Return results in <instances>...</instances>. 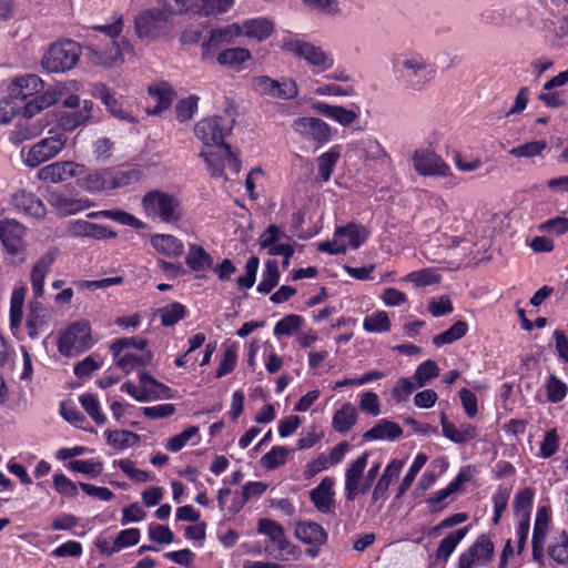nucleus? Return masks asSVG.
Masks as SVG:
<instances>
[{"mask_svg": "<svg viewBox=\"0 0 568 568\" xmlns=\"http://www.w3.org/2000/svg\"><path fill=\"white\" fill-rule=\"evenodd\" d=\"M357 420L356 408L351 403H345L341 409H338L334 416L332 426L335 432L343 434L351 429Z\"/></svg>", "mask_w": 568, "mask_h": 568, "instance_id": "39", "label": "nucleus"}, {"mask_svg": "<svg viewBox=\"0 0 568 568\" xmlns=\"http://www.w3.org/2000/svg\"><path fill=\"white\" fill-rule=\"evenodd\" d=\"M68 232L72 236L91 237L97 240L113 239L116 236V233L108 229L106 226L97 223H91L84 220H77L70 222L68 226Z\"/></svg>", "mask_w": 568, "mask_h": 568, "instance_id": "23", "label": "nucleus"}, {"mask_svg": "<svg viewBox=\"0 0 568 568\" xmlns=\"http://www.w3.org/2000/svg\"><path fill=\"white\" fill-rule=\"evenodd\" d=\"M404 466L403 460L399 459H393L384 469L382 476L377 480L373 494H372V500L378 501V500H385L387 497V490L389 488V485L399 476V473Z\"/></svg>", "mask_w": 568, "mask_h": 568, "instance_id": "28", "label": "nucleus"}, {"mask_svg": "<svg viewBox=\"0 0 568 568\" xmlns=\"http://www.w3.org/2000/svg\"><path fill=\"white\" fill-rule=\"evenodd\" d=\"M438 375L439 368L437 364L432 359H427L417 366L414 378L416 379L417 385L422 387L430 379L436 378Z\"/></svg>", "mask_w": 568, "mask_h": 568, "instance_id": "62", "label": "nucleus"}, {"mask_svg": "<svg viewBox=\"0 0 568 568\" xmlns=\"http://www.w3.org/2000/svg\"><path fill=\"white\" fill-rule=\"evenodd\" d=\"M240 33L241 30L235 24L211 30L209 41L203 43L202 58L207 60L210 58L212 47H219L223 43L231 42L234 36Z\"/></svg>", "mask_w": 568, "mask_h": 568, "instance_id": "32", "label": "nucleus"}, {"mask_svg": "<svg viewBox=\"0 0 568 568\" xmlns=\"http://www.w3.org/2000/svg\"><path fill=\"white\" fill-rule=\"evenodd\" d=\"M468 325L464 321H457L454 325H452L448 329L444 331L443 333L434 336L433 343L437 347L452 344L455 341L460 339L464 337L467 333Z\"/></svg>", "mask_w": 568, "mask_h": 568, "instance_id": "49", "label": "nucleus"}, {"mask_svg": "<svg viewBox=\"0 0 568 568\" xmlns=\"http://www.w3.org/2000/svg\"><path fill=\"white\" fill-rule=\"evenodd\" d=\"M280 271L275 260H268L265 263L262 281L257 285V291L263 294H268L278 283Z\"/></svg>", "mask_w": 568, "mask_h": 568, "instance_id": "51", "label": "nucleus"}, {"mask_svg": "<svg viewBox=\"0 0 568 568\" xmlns=\"http://www.w3.org/2000/svg\"><path fill=\"white\" fill-rule=\"evenodd\" d=\"M93 95L102 101L113 116L129 123L136 122L135 118L121 106L114 93L104 83H97L94 85Z\"/></svg>", "mask_w": 568, "mask_h": 568, "instance_id": "22", "label": "nucleus"}, {"mask_svg": "<svg viewBox=\"0 0 568 568\" xmlns=\"http://www.w3.org/2000/svg\"><path fill=\"white\" fill-rule=\"evenodd\" d=\"M50 312L39 301H31L26 321V328L30 338H37L49 327Z\"/></svg>", "mask_w": 568, "mask_h": 568, "instance_id": "18", "label": "nucleus"}, {"mask_svg": "<svg viewBox=\"0 0 568 568\" xmlns=\"http://www.w3.org/2000/svg\"><path fill=\"white\" fill-rule=\"evenodd\" d=\"M78 184L83 190L94 193L101 191H109V173L108 172H93L89 173L83 179L78 180Z\"/></svg>", "mask_w": 568, "mask_h": 568, "instance_id": "48", "label": "nucleus"}, {"mask_svg": "<svg viewBox=\"0 0 568 568\" xmlns=\"http://www.w3.org/2000/svg\"><path fill=\"white\" fill-rule=\"evenodd\" d=\"M43 89V81L36 74H27L17 79L10 87L9 95L18 103L26 102L29 98L39 95Z\"/></svg>", "mask_w": 568, "mask_h": 568, "instance_id": "20", "label": "nucleus"}, {"mask_svg": "<svg viewBox=\"0 0 568 568\" xmlns=\"http://www.w3.org/2000/svg\"><path fill=\"white\" fill-rule=\"evenodd\" d=\"M257 531L268 536L273 546H276L280 551V555L275 556L276 558H285V556L292 554L293 548L285 537L284 528L277 521L262 518L257 523Z\"/></svg>", "mask_w": 568, "mask_h": 568, "instance_id": "17", "label": "nucleus"}, {"mask_svg": "<svg viewBox=\"0 0 568 568\" xmlns=\"http://www.w3.org/2000/svg\"><path fill=\"white\" fill-rule=\"evenodd\" d=\"M312 109L318 114L336 121L341 125L348 126L353 124L357 119L358 114L341 105H332L325 102H315L312 104Z\"/></svg>", "mask_w": 568, "mask_h": 568, "instance_id": "26", "label": "nucleus"}, {"mask_svg": "<svg viewBox=\"0 0 568 568\" xmlns=\"http://www.w3.org/2000/svg\"><path fill=\"white\" fill-rule=\"evenodd\" d=\"M284 49L321 70H327L334 64V60L328 57L321 47L310 42L291 40L284 43Z\"/></svg>", "mask_w": 568, "mask_h": 568, "instance_id": "9", "label": "nucleus"}, {"mask_svg": "<svg viewBox=\"0 0 568 568\" xmlns=\"http://www.w3.org/2000/svg\"><path fill=\"white\" fill-rule=\"evenodd\" d=\"M303 323L304 320L302 316L288 314L276 323L274 327V334L292 335L302 327Z\"/></svg>", "mask_w": 568, "mask_h": 568, "instance_id": "60", "label": "nucleus"}, {"mask_svg": "<svg viewBox=\"0 0 568 568\" xmlns=\"http://www.w3.org/2000/svg\"><path fill=\"white\" fill-rule=\"evenodd\" d=\"M252 54L245 48H232L221 51L216 61L219 64L229 68H239L244 62L251 60Z\"/></svg>", "mask_w": 568, "mask_h": 568, "instance_id": "41", "label": "nucleus"}, {"mask_svg": "<svg viewBox=\"0 0 568 568\" xmlns=\"http://www.w3.org/2000/svg\"><path fill=\"white\" fill-rule=\"evenodd\" d=\"M49 136L41 139L34 143L23 158V162L29 168H38L42 163L55 158L64 148L67 143V135L64 133L49 131Z\"/></svg>", "mask_w": 568, "mask_h": 568, "instance_id": "5", "label": "nucleus"}, {"mask_svg": "<svg viewBox=\"0 0 568 568\" xmlns=\"http://www.w3.org/2000/svg\"><path fill=\"white\" fill-rule=\"evenodd\" d=\"M288 454L290 450L286 447L274 446L261 458V464L264 468L273 470L286 463Z\"/></svg>", "mask_w": 568, "mask_h": 568, "instance_id": "54", "label": "nucleus"}, {"mask_svg": "<svg viewBox=\"0 0 568 568\" xmlns=\"http://www.w3.org/2000/svg\"><path fill=\"white\" fill-rule=\"evenodd\" d=\"M440 424L443 428V434L445 437L450 439L452 442L456 444H464L468 440H471L476 437V428L468 425L464 427L463 429L456 428V426L450 423L446 415H442L440 417Z\"/></svg>", "mask_w": 568, "mask_h": 568, "instance_id": "35", "label": "nucleus"}, {"mask_svg": "<svg viewBox=\"0 0 568 568\" xmlns=\"http://www.w3.org/2000/svg\"><path fill=\"white\" fill-rule=\"evenodd\" d=\"M110 445L119 449L132 447L140 442V436L130 430H113L108 435Z\"/></svg>", "mask_w": 568, "mask_h": 568, "instance_id": "58", "label": "nucleus"}, {"mask_svg": "<svg viewBox=\"0 0 568 568\" xmlns=\"http://www.w3.org/2000/svg\"><path fill=\"white\" fill-rule=\"evenodd\" d=\"M294 535L304 544L320 547L327 541V532L317 523L311 520L298 521L294 529Z\"/></svg>", "mask_w": 568, "mask_h": 568, "instance_id": "24", "label": "nucleus"}, {"mask_svg": "<svg viewBox=\"0 0 568 568\" xmlns=\"http://www.w3.org/2000/svg\"><path fill=\"white\" fill-rule=\"evenodd\" d=\"M149 93L158 100L156 105L148 110L149 114H159L170 108L173 100V91L168 83L162 82L160 84L150 85Z\"/></svg>", "mask_w": 568, "mask_h": 568, "instance_id": "40", "label": "nucleus"}, {"mask_svg": "<svg viewBox=\"0 0 568 568\" xmlns=\"http://www.w3.org/2000/svg\"><path fill=\"white\" fill-rule=\"evenodd\" d=\"M414 169L424 176H447L449 166L432 151H416L413 155Z\"/></svg>", "mask_w": 568, "mask_h": 568, "instance_id": "15", "label": "nucleus"}, {"mask_svg": "<svg viewBox=\"0 0 568 568\" xmlns=\"http://www.w3.org/2000/svg\"><path fill=\"white\" fill-rule=\"evenodd\" d=\"M11 204L26 215L37 220L44 219L47 209L43 202L36 194L19 190L11 195Z\"/></svg>", "mask_w": 568, "mask_h": 568, "instance_id": "19", "label": "nucleus"}, {"mask_svg": "<svg viewBox=\"0 0 568 568\" xmlns=\"http://www.w3.org/2000/svg\"><path fill=\"white\" fill-rule=\"evenodd\" d=\"M146 346H148V341L145 338L122 337V338L115 339L112 343L110 351L113 356H118V355H121L125 351H131V352L140 351L143 353V352L148 351Z\"/></svg>", "mask_w": 568, "mask_h": 568, "instance_id": "50", "label": "nucleus"}, {"mask_svg": "<svg viewBox=\"0 0 568 568\" xmlns=\"http://www.w3.org/2000/svg\"><path fill=\"white\" fill-rule=\"evenodd\" d=\"M468 532V526L457 529L456 531L449 534L445 537L440 542L436 550L437 559H442L443 561H447L450 555L454 552L457 545L465 538Z\"/></svg>", "mask_w": 568, "mask_h": 568, "instance_id": "42", "label": "nucleus"}, {"mask_svg": "<svg viewBox=\"0 0 568 568\" xmlns=\"http://www.w3.org/2000/svg\"><path fill=\"white\" fill-rule=\"evenodd\" d=\"M85 172V166L72 161H61L48 164L38 171V179L45 183H60L71 178H79Z\"/></svg>", "mask_w": 568, "mask_h": 568, "instance_id": "12", "label": "nucleus"}, {"mask_svg": "<svg viewBox=\"0 0 568 568\" xmlns=\"http://www.w3.org/2000/svg\"><path fill=\"white\" fill-rule=\"evenodd\" d=\"M547 148V143L544 140L530 141L525 144L518 145L509 150V154L516 158H532L540 155L541 152Z\"/></svg>", "mask_w": 568, "mask_h": 568, "instance_id": "61", "label": "nucleus"}, {"mask_svg": "<svg viewBox=\"0 0 568 568\" xmlns=\"http://www.w3.org/2000/svg\"><path fill=\"white\" fill-rule=\"evenodd\" d=\"M49 203L57 214L61 216L73 215L93 206V202L88 199L69 197L61 193H52L49 197Z\"/></svg>", "mask_w": 568, "mask_h": 568, "instance_id": "21", "label": "nucleus"}, {"mask_svg": "<svg viewBox=\"0 0 568 568\" xmlns=\"http://www.w3.org/2000/svg\"><path fill=\"white\" fill-rule=\"evenodd\" d=\"M468 476L460 471L456 478L444 489L437 491L434 496L429 497L427 499V503L429 506H435L443 500H445L447 497H449L452 494L457 493L460 490L462 485L468 480Z\"/></svg>", "mask_w": 568, "mask_h": 568, "instance_id": "57", "label": "nucleus"}, {"mask_svg": "<svg viewBox=\"0 0 568 568\" xmlns=\"http://www.w3.org/2000/svg\"><path fill=\"white\" fill-rule=\"evenodd\" d=\"M185 263L192 271L200 272L211 268L213 258L201 245L191 244Z\"/></svg>", "mask_w": 568, "mask_h": 568, "instance_id": "37", "label": "nucleus"}, {"mask_svg": "<svg viewBox=\"0 0 568 568\" xmlns=\"http://www.w3.org/2000/svg\"><path fill=\"white\" fill-rule=\"evenodd\" d=\"M67 92L68 89L65 84L58 83L53 87H49L42 94L36 95L31 100L21 103L23 116L27 119L36 116L44 109L62 100Z\"/></svg>", "mask_w": 568, "mask_h": 568, "instance_id": "13", "label": "nucleus"}, {"mask_svg": "<svg viewBox=\"0 0 568 568\" xmlns=\"http://www.w3.org/2000/svg\"><path fill=\"white\" fill-rule=\"evenodd\" d=\"M90 50L93 64L112 68L124 62L121 49L118 48V41H114L112 48L105 51L98 50L94 47L90 48Z\"/></svg>", "mask_w": 568, "mask_h": 568, "instance_id": "36", "label": "nucleus"}, {"mask_svg": "<svg viewBox=\"0 0 568 568\" xmlns=\"http://www.w3.org/2000/svg\"><path fill=\"white\" fill-rule=\"evenodd\" d=\"M81 47L71 40L53 43L42 59V67L52 73L67 72L79 62Z\"/></svg>", "mask_w": 568, "mask_h": 568, "instance_id": "3", "label": "nucleus"}, {"mask_svg": "<svg viewBox=\"0 0 568 568\" xmlns=\"http://www.w3.org/2000/svg\"><path fill=\"white\" fill-rule=\"evenodd\" d=\"M368 454L364 453L357 459H355L349 467L346 469L345 490L346 498L354 500L359 494L361 478L363 477L364 469L367 465Z\"/></svg>", "mask_w": 568, "mask_h": 568, "instance_id": "25", "label": "nucleus"}, {"mask_svg": "<svg viewBox=\"0 0 568 568\" xmlns=\"http://www.w3.org/2000/svg\"><path fill=\"white\" fill-rule=\"evenodd\" d=\"M93 345L89 322L72 323L60 336L58 349L64 356L83 353Z\"/></svg>", "mask_w": 568, "mask_h": 568, "instance_id": "4", "label": "nucleus"}, {"mask_svg": "<svg viewBox=\"0 0 568 568\" xmlns=\"http://www.w3.org/2000/svg\"><path fill=\"white\" fill-rule=\"evenodd\" d=\"M534 495V490L529 487H526L516 494L513 507L515 514L520 517L519 520H525L526 518V521H530V509Z\"/></svg>", "mask_w": 568, "mask_h": 568, "instance_id": "46", "label": "nucleus"}, {"mask_svg": "<svg viewBox=\"0 0 568 568\" xmlns=\"http://www.w3.org/2000/svg\"><path fill=\"white\" fill-rule=\"evenodd\" d=\"M549 556L559 565L568 564V535L562 531L558 541L549 548Z\"/></svg>", "mask_w": 568, "mask_h": 568, "instance_id": "63", "label": "nucleus"}, {"mask_svg": "<svg viewBox=\"0 0 568 568\" xmlns=\"http://www.w3.org/2000/svg\"><path fill=\"white\" fill-rule=\"evenodd\" d=\"M244 34L263 41L271 37L274 31V23L266 18L247 20L243 23Z\"/></svg>", "mask_w": 568, "mask_h": 568, "instance_id": "38", "label": "nucleus"}, {"mask_svg": "<svg viewBox=\"0 0 568 568\" xmlns=\"http://www.w3.org/2000/svg\"><path fill=\"white\" fill-rule=\"evenodd\" d=\"M24 226L13 219L0 221V240L7 252L17 255L24 250Z\"/></svg>", "mask_w": 568, "mask_h": 568, "instance_id": "16", "label": "nucleus"}, {"mask_svg": "<svg viewBox=\"0 0 568 568\" xmlns=\"http://www.w3.org/2000/svg\"><path fill=\"white\" fill-rule=\"evenodd\" d=\"M142 206L149 216L164 223H176L182 217L180 200L163 191H150L142 199Z\"/></svg>", "mask_w": 568, "mask_h": 568, "instance_id": "2", "label": "nucleus"}, {"mask_svg": "<svg viewBox=\"0 0 568 568\" xmlns=\"http://www.w3.org/2000/svg\"><path fill=\"white\" fill-rule=\"evenodd\" d=\"M363 327L365 331L372 333L388 332L390 321L386 312H377L365 317Z\"/></svg>", "mask_w": 568, "mask_h": 568, "instance_id": "59", "label": "nucleus"}, {"mask_svg": "<svg viewBox=\"0 0 568 568\" xmlns=\"http://www.w3.org/2000/svg\"><path fill=\"white\" fill-rule=\"evenodd\" d=\"M538 230L544 233L552 235H562L568 232V217L556 216L550 219L538 226Z\"/></svg>", "mask_w": 568, "mask_h": 568, "instance_id": "64", "label": "nucleus"}, {"mask_svg": "<svg viewBox=\"0 0 568 568\" xmlns=\"http://www.w3.org/2000/svg\"><path fill=\"white\" fill-rule=\"evenodd\" d=\"M292 128L303 139L313 142L316 146L323 145L331 138L329 125L318 118H298L293 122Z\"/></svg>", "mask_w": 568, "mask_h": 568, "instance_id": "11", "label": "nucleus"}, {"mask_svg": "<svg viewBox=\"0 0 568 568\" xmlns=\"http://www.w3.org/2000/svg\"><path fill=\"white\" fill-rule=\"evenodd\" d=\"M231 126L223 116L214 115L199 121L194 128L195 135L206 145L216 146L224 143Z\"/></svg>", "mask_w": 568, "mask_h": 568, "instance_id": "8", "label": "nucleus"}, {"mask_svg": "<svg viewBox=\"0 0 568 568\" xmlns=\"http://www.w3.org/2000/svg\"><path fill=\"white\" fill-rule=\"evenodd\" d=\"M545 388L550 403L561 402L568 393L567 385L554 374L549 375Z\"/></svg>", "mask_w": 568, "mask_h": 568, "instance_id": "56", "label": "nucleus"}, {"mask_svg": "<svg viewBox=\"0 0 568 568\" xmlns=\"http://www.w3.org/2000/svg\"><path fill=\"white\" fill-rule=\"evenodd\" d=\"M333 484L334 480L329 477H325L321 480L317 487L310 491V499L314 504L315 508L324 514L331 511L334 504L333 500Z\"/></svg>", "mask_w": 568, "mask_h": 568, "instance_id": "29", "label": "nucleus"}, {"mask_svg": "<svg viewBox=\"0 0 568 568\" xmlns=\"http://www.w3.org/2000/svg\"><path fill=\"white\" fill-rule=\"evenodd\" d=\"M267 489V485L262 481H248L244 485L242 494L234 500L231 511L239 513L242 507L253 497H260Z\"/></svg>", "mask_w": 568, "mask_h": 568, "instance_id": "47", "label": "nucleus"}, {"mask_svg": "<svg viewBox=\"0 0 568 568\" xmlns=\"http://www.w3.org/2000/svg\"><path fill=\"white\" fill-rule=\"evenodd\" d=\"M140 388H142V396L139 397V402H149L152 399L171 397V389L164 384L154 379V377L146 372H142L140 374Z\"/></svg>", "mask_w": 568, "mask_h": 568, "instance_id": "31", "label": "nucleus"}, {"mask_svg": "<svg viewBox=\"0 0 568 568\" xmlns=\"http://www.w3.org/2000/svg\"><path fill=\"white\" fill-rule=\"evenodd\" d=\"M335 235L348 237L351 247L356 250L367 240L369 231L361 224L348 223L345 226L338 227Z\"/></svg>", "mask_w": 568, "mask_h": 568, "instance_id": "43", "label": "nucleus"}, {"mask_svg": "<svg viewBox=\"0 0 568 568\" xmlns=\"http://www.w3.org/2000/svg\"><path fill=\"white\" fill-rule=\"evenodd\" d=\"M27 288L20 286L13 290L10 300V326L12 329L19 328L23 317V303Z\"/></svg>", "mask_w": 568, "mask_h": 568, "instance_id": "44", "label": "nucleus"}, {"mask_svg": "<svg viewBox=\"0 0 568 568\" xmlns=\"http://www.w3.org/2000/svg\"><path fill=\"white\" fill-rule=\"evenodd\" d=\"M57 255V250H51L42 255L31 271V286L37 298L43 295V283L47 273L50 271Z\"/></svg>", "mask_w": 568, "mask_h": 568, "instance_id": "27", "label": "nucleus"}, {"mask_svg": "<svg viewBox=\"0 0 568 568\" xmlns=\"http://www.w3.org/2000/svg\"><path fill=\"white\" fill-rule=\"evenodd\" d=\"M48 122L42 123H30V124H17L16 128L10 132L9 140L13 144H20L27 140L37 138L42 133Z\"/></svg>", "mask_w": 568, "mask_h": 568, "instance_id": "45", "label": "nucleus"}, {"mask_svg": "<svg viewBox=\"0 0 568 568\" xmlns=\"http://www.w3.org/2000/svg\"><path fill=\"white\" fill-rule=\"evenodd\" d=\"M210 152H201L200 156L204 159L212 176L219 178L223 175L224 169H230L233 173H239L241 169L240 160L234 154L229 144L214 146Z\"/></svg>", "mask_w": 568, "mask_h": 568, "instance_id": "7", "label": "nucleus"}, {"mask_svg": "<svg viewBox=\"0 0 568 568\" xmlns=\"http://www.w3.org/2000/svg\"><path fill=\"white\" fill-rule=\"evenodd\" d=\"M403 435L402 427L392 420L381 419L374 427L363 434V439L372 440H395Z\"/></svg>", "mask_w": 568, "mask_h": 568, "instance_id": "30", "label": "nucleus"}, {"mask_svg": "<svg viewBox=\"0 0 568 568\" xmlns=\"http://www.w3.org/2000/svg\"><path fill=\"white\" fill-rule=\"evenodd\" d=\"M151 244L156 251L169 257H178L183 253V243L170 234L153 235Z\"/></svg>", "mask_w": 568, "mask_h": 568, "instance_id": "34", "label": "nucleus"}, {"mask_svg": "<svg viewBox=\"0 0 568 568\" xmlns=\"http://www.w3.org/2000/svg\"><path fill=\"white\" fill-rule=\"evenodd\" d=\"M166 27L168 14L162 10H146L135 18V32L139 38L156 37Z\"/></svg>", "mask_w": 568, "mask_h": 568, "instance_id": "14", "label": "nucleus"}, {"mask_svg": "<svg viewBox=\"0 0 568 568\" xmlns=\"http://www.w3.org/2000/svg\"><path fill=\"white\" fill-rule=\"evenodd\" d=\"M494 552V542L487 535L483 534L465 552L460 555L458 559V568L484 566L491 561Z\"/></svg>", "mask_w": 568, "mask_h": 568, "instance_id": "10", "label": "nucleus"}, {"mask_svg": "<svg viewBox=\"0 0 568 568\" xmlns=\"http://www.w3.org/2000/svg\"><path fill=\"white\" fill-rule=\"evenodd\" d=\"M115 364L122 371L129 373L136 367H144L152 362L153 355L151 351H145L140 355L131 351H125L121 355L113 356Z\"/></svg>", "mask_w": 568, "mask_h": 568, "instance_id": "33", "label": "nucleus"}, {"mask_svg": "<svg viewBox=\"0 0 568 568\" xmlns=\"http://www.w3.org/2000/svg\"><path fill=\"white\" fill-rule=\"evenodd\" d=\"M161 323L164 326H172L180 320L184 318L186 310L181 303L174 302L162 308H159Z\"/></svg>", "mask_w": 568, "mask_h": 568, "instance_id": "55", "label": "nucleus"}, {"mask_svg": "<svg viewBox=\"0 0 568 568\" xmlns=\"http://www.w3.org/2000/svg\"><path fill=\"white\" fill-rule=\"evenodd\" d=\"M253 89L262 94L281 100H293L298 97V87L292 78L283 77L274 80L267 75L252 79Z\"/></svg>", "mask_w": 568, "mask_h": 568, "instance_id": "6", "label": "nucleus"}, {"mask_svg": "<svg viewBox=\"0 0 568 568\" xmlns=\"http://www.w3.org/2000/svg\"><path fill=\"white\" fill-rule=\"evenodd\" d=\"M398 64L402 67L406 87L415 91L424 90L437 73L435 64L416 51L402 54Z\"/></svg>", "mask_w": 568, "mask_h": 568, "instance_id": "1", "label": "nucleus"}, {"mask_svg": "<svg viewBox=\"0 0 568 568\" xmlns=\"http://www.w3.org/2000/svg\"><path fill=\"white\" fill-rule=\"evenodd\" d=\"M339 152L332 149L328 152L323 153L318 159V179L322 182H327L331 179L333 170L338 162Z\"/></svg>", "mask_w": 568, "mask_h": 568, "instance_id": "53", "label": "nucleus"}, {"mask_svg": "<svg viewBox=\"0 0 568 568\" xmlns=\"http://www.w3.org/2000/svg\"><path fill=\"white\" fill-rule=\"evenodd\" d=\"M426 462H427V456L423 453H419L415 457L413 464L410 465L408 471L404 476V478L398 487L397 495H396L397 499H399L409 489L412 483L415 480L418 471L424 467Z\"/></svg>", "mask_w": 568, "mask_h": 568, "instance_id": "52", "label": "nucleus"}]
</instances>
